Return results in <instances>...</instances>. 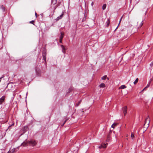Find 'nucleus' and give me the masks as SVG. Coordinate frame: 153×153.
Masks as SVG:
<instances>
[{
    "label": "nucleus",
    "instance_id": "nucleus-7",
    "mask_svg": "<svg viewBox=\"0 0 153 153\" xmlns=\"http://www.w3.org/2000/svg\"><path fill=\"white\" fill-rule=\"evenodd\" d=\"M127 106H125L123 108V113L124 114L125 116L126 115V114L127 113Z\"/></svg>",
    "mask_w": 153,
    "mask_h": 153
},
{
    "label": "nucleus",
    "instance_id": "nucleus-36",
    "mask_svg": "<svg viewBox=\"0 0 153 153\" xmlns=\"http://www.w3.org/2000/svg\"><path fill=\"white\" fill-rule=\"evenodd\" d=\"M107 78V79H108V80L109 79V78L108 77H107V78Z\"/></svg>",
    "mask_w": 153,
    "mask_h": 153
},
{
    "label": "nucleus",
    "instance_id": "nucleus-37",
    "mask_svg": "<svg viewBox=\"0 0 153 153\" xmlns=\"http://www.w3.org/2000/svg\"><path fill=\"white\" fill-rule=\"evenodd\" d=\"M108 139H107L106 140V141H108Z\"/></svg>",
    "mask_w": 153,
    "mask_h": 153
},
{
    "label": "nucleus",
    "instance_id": "nucleus-9",
    "mask_svg": "<svg viewBox=\"0 0 153 153\" xmlns=\"http://www.w3.org/2000/svg\"><path fill=\"white\" fill-rule=\"evenodd\" d=\"M0 8L2 10L3 12H4L6 10V8L3 5H1L0 6Z\"/></svg>",
    "mask_w": 153,
    "mask_h": 153
},
{
    "label": "nucleus",
    "instance_id": "nucleus-10",
    "mask_svg": "<svg viewBox=\"0 0 153 153\" xmlns=\"http://www.w3.org/2000/svg\"><path fill=\"white\" fill-rule=\"evenodd\" d=\"M28 142H23L21 144V146H27Z\"/></svg>",
    "mask_w": 153,
    "mask_h": 153
},
{
    "label": "nucleus",
    "instance_id": "nucleus-34",
    "mask_svg": "<svg viewBox=\"0 0 153 153\" xmlns=\"http://www.w3.org/2000/svg\"><path fill=\"white\" fill-rule=\"evenodd\" d=\"M122 19V17H121V18L120 19V22H119V24H120V21H121V19Z\"/></svg>",
    "mask_w": 153,
    "mask_h": 153
},
{
    "label": "nucleus",
    "instance_id": "nucleus-30",
    "mask_svg": "<svg viewBox=\"0 0 153 153\" xmlns=\"http://www.w3.org/2000/svg\"><path fill=\"white\" fill-rule=\"evenodd\" d=\"M109 21H107V25L108 26L109 25Z\"/></svg>",
    "mask_w": 153,
    "mask_h": 153
},
{
    "label": "nucleus",
    "instance_id": "nucleus-15",
    "mask_svg": "<svg viewBox=\"0 0 153 153\" xmlns=\"http://www.w3.org/2000/svg\"><path fill=\"white\" fill-rule=\"evenodd\" d=\"M63 35L64 34L62 33L61 32V35L60 36L59 39H62L63 37Z\"/></svg>",
    "mask_w": 153,
    "mask_h": 153
},
{
    "label": "nucleus",
    "instance_id": "nucleus-4",
    "mask_svg": "<svg viewBox=\"0 0 153 153\" xmlns=\"http://www.w3.org/2000/svg\"><path fill=\"white\" fill-rule=\"evenodd\" d=\"M108 145L107 143H103L102 144L99 146V149H101L102 148H106L107 146Z\"/></svg>",
    "mask_w": 153,
    "mask_h": 153
},
{
    "label": "nucleus",
    "instance_id": "nucleus-28",
    "mask_svg": "<svg viewBox=\"0 0 153 153\" xmlns=\"http://www.w3.org/2000/svg\"><path fill=\"white\" fill-rule=\"evenodd\" d=\"M62 39H59V42L61 43H62Z\"/></svg>",
    "mask_w": 153,
    "mask_h": 153
},
{
    "label": "nucleus",
    "instance_id": "nucleus-17",
    "mask_svg": "<svg viewBox=\"0 0 153 153\" xmlns=\"http://www.w3.org/2000/svg\"><path fill=\"white\" fill-rule=\"evenodd\" d=\"M59 3H58L56 6H55L54 7V9L53 10V12H54L55 11V10H56V8L59 6Z\"/></svg>",
    "mask_w": 153,
    "mask_h": 153
},
{
    "label": "nucleus",
    "instance_id": "nucleus-25",
    "mask_svg": "<svg viewBox=\"0 0 153 153\" xmlns=\"http://www.w3.org/2000/svg\"><path fill=\"white\" fill-rule=\"evenodd\" d=\"M68 120V119H66L65 120V121L61 125V126H63V125H64V124H65V122H66V121Z\"/></svg>",
    "mask_w": 153,
    "mask_h": 153
},
{
    "label": "nucleus",
    "instance_id": "nucleus-14",
    "mask_svg": "<svg viewBox=\"0 0 153 153\" xmlns=\"http://www.w3.org/2000/svg\"><path fill=\"white\" fill-rule=\"evenodd\" d=\"M15 151V149H12L11 150H10L8 152V153H14Z\"/></svg>",
    "mask_w": 153,
    "mask_h": 153
},
{
    "label": "nucleus",
    "instance_id": "nucleus-13",
    "mask_svg": "<svg viewBox=\"0 0 153 153\" xmlns=\"http://www.w3.org/2000/svg\"><path fill=\"white\" fill-rule=\"evenodd\" d=\"M57 2V0H51V4L54 5L56 4Z\"/></svg>",
    "mask_w": 153,
    "mask_h": 153
},
{
    "label": "nucleus",
    "instance_id": "nucleus-3",
    "mask_svg": "<svg viewBox=\"0 0 153 153\" xmlns=\"http://www.w3.org/2000/svg\"><path fill=\"white\" fill-rule=\"evenodd\" d=\"M6 97L5 96H3L2 97L0 98V105L2 104L3 103L5 102Z\"/></svg>",
    "mask_w": 153,
    "mask_h": 153
},
{
    "label": "nucleus",
    "instance_id": "nucleus-35",
    "mask_svg": "<svg viewBox=\"0 0 153 153\" xmlns=\"http://www.w3.org/2000/svg\"><path fill=\"white\" fill-rule=\"evenodd\" d=\"M146 88H145V87L142 90V91H143L144 90H146Z\"/></svg>",
    "mask_w": 153,
    "mask_h": 153
},
{
    "label": "nucleus",
    "instance_id": "nucleus-22",
    "mask_svg": "<svg viewBox=\"0 0 153 153\" xmlns=\"http://www.w3.org/2000/svg\"><path fill=\"white\" fill-rule=\"evenodd\" d=\"M143 21H142V22L140 24V26H139V27H138V28L142 26V25H143Z\"/></svg>",
    "mask_w": 153,
    "mask_h": 153
},
{
    "label": "nucleus",
    "instance_id": "nucleus-19",
    "mask_svg": "<svg viewBox=\"0 0 153 153\" xmlns=\"http://www.w3.org/2000/svg\"><path fill=\"white\" fill-rule=\"evenodd\" d=\"M107 78V76L106 75H105L103 76L102 78L101 79L102 80H105V79Z\"/></svg>",
    "mask_w": 153,
    "mask_h": 153
},
{
    "label": "nucleus",
    "instance_id": "nucleus-27",
    "mask_svg": "<svg viewBox=\"0 0 153 153\" xmlns=\"http://www.w3.org/2000/svg\"><path fill=\"white\" fill-rule=\"evenodd\" d=\"M149 85H150V83L148 84H147V86L145 87V88H148V87H149Z\"/></svg>",
    "mask_w": 153,
    "mask_h": 153
},
{
    "label": "nucleus",
    "instance_id": "nucleus-6",
    "mask_svg": "<svg viewBox=\"0 0 153 153\" xmlns=\"http://www.w3.org/2000/svg\"><path fill=\"white\" fill-rule=\"evenodd\" d=\"M64 13L63 12L59 16L57 17L56 19V21H58L59 20L61 19L63 16Z\"/></svg>",
    "mask_w": 153,
    "mask_h": 153
},
{
    "label": "nucleus",
    "instance_id": "nucleus-29",
    "mask_svg": "<svg viewBox=\"0 0 153 153\" xmlns=\"http://www.w3.org/2000/svg\"><path fill=\"white\" fill-rule=\"evenodd\" d=\"M115 125V123L113 124V125L111 126V127H112L114 128V126Z\"/></svg>",
    "mask_w": 153,
    "mask_h": 153
},
{
    "label": "nucleus",
    "instance_id": "nucleus-23",
    "mask_svg": "<svg viewBox=\"0 0 153 153\" xmlns=\"http://www.w3.org/2000/svg\"><path fill=\"white\" fill-rule=\"evenodd\" d=\"M34 22V20H32V21H31L29 23H31V24H32L33 25H34V24L33 23Z\"/></svg>",
    "mask_w": 153,
    "mask_h": 153
},
{
    "label": "nucleus",
    "instance_id": "nucleus-5",
    "mask_svg": "<svg viewBox=\"0 0 153 153\" xmlns=\"http://www.w3.org/2000/svg\"><path fill=\"white\" fill-rule=\"evenodd\" d=\"M149 117V116H148L146 118L145 120L144 126L146 125V124H147V125H149L150 120L148 119Z\"/></svg>",
    "mask_w": 153,
    "mask_h": 153
},
{
    "label": "nucleus",
    "instance_id": "nucleus-38",
    "mask_svg": "<svg viewBox=\"0 0 153 153\" xmlns=\"http://www.w3.org/2000/svg\"><path fill=\"white\" fill-rule=\"evenodd\" d=\"M118 26H117V27L116 28V29L118 27Z\"/></svg>",
    "mask_w": 153,
    "mask_h": 153
},
{
    "label": "nucleus",
    "instance_id": "nucleus-20",
    "mask_svg": "<svg viewBox=\"0 0 153 153\" xmlns=\"http://www.w3.org/2000/svg\"><path fill=\"white\" fill-rule=\"evenodd\" d=\"M86 19V16H85L82 19V22H83L85 21Z\"/></svg>",
    "mask_w": 153,
    "mask_h": 153
},
{
    "label": "nucleus",
    "instance_id": "nucleus-39",
    "mask_svg": "<svg viewBox=\"0 0 153 153\" xmlns=\"http://www.w3.org/2000/svg\"><path fill=\"white\" fill-rule=\"evenodd\" d=\"M146 14V12L145 14Z\"/></svg>",
    "mask_w": 153,
    "mask_h": 153
},
{
    "label": "nucleus",
    "instance_id": "nucleus-24",
    "mask_svg": "<svg viewBox=\"0 0 153 153\" xmlns=\"http://www.w3.org/2000/svg\"><path fill=\"white\" fill-rule=\"evenodd\" d=\"M81 100H80L76 104V105L77 106H78L79 104H80V103H81Z\"/></svg>",
    "mask_w": 153,
    "mask_h": 153
},
{
    "label": "nucleus",
    "instance_id": "nucleus-1",
    "mask_svg": "<svg viewBox=\"0 0 153 153\" xmlns=\"http://www.w3.org/2000/svg\"><path fill=\"white\" fill-rule=\"evenodd\" d=\"M28 143L29 145L34 146L37 144L35 140H31L30 141H28Z\"/></svg>",
    "mask_w": 153,
    "mask_h": 153
},
{
    "label": "nucleus",
    "instance_id": "nucleus-2",
    "mask_svg": "<svg viewBox=\"0 0 153 153\" xmlns=\"http://www.w3.org/2000/svg\"><path fill=\"white\" fill-rule=\"evenodd\" d=\"M43 60H44L45 62H46V53L45 50H44L42 52Z\"/></svg>",
    "mask_w": 153,
    "mask_h": 153
},
{
    "label": "nucleus",
    "instance_id": "nucleus-33",
    "mask_svg": "<svg viewBox=\"0 0 153 153\" xmlns=\"http://www.w3.org/2000/svg\"><path fill=\"white\" fill-rule=\"evenodd\" d=\"M37 74L38 75V76H39L40 75V73Z\"/></svg>",
    "mask_w": 153,
    "mask_h": 153
},
{
    "label": "nucleus",
    "instance_id": "nucleus-8",
    "mask_svg": "<svg viewBox=\"0 0 153 153\" xmlns=\"http://www.w3.org/2000/svg\"><path fill=\"white\" fill-rule=\"evenodd\" d=\"M60 46L62 48V52L63 53H65V51L66 50V49L63 45H61Z\"/></svg>",
    "mask_w": 153,
    "mask_h": 153
},
{
    "label": "nucleus",
    "instance_id": "nucleus-21",
    "mask_svg": "<svg viewBox=\"0 0 153 153\" xmlns=\"http://www.w3.org/2000/svg\"><path fill=\"white\" fill-rule=\"evenodd\" d=\"M131 138L133 139V138L134 137V135L132 133H131Z\"/></svg>",
    "mask_w": 153,
    "mask_h": 153
},
{
    "label": "nucleus",
    "instance_id": "nucleus-26",
    "mask_svg": "<svg viewBox=\"0 0 153 153\" xmlns=\"http://www.w3.org/2000/svg\"><path fill=\"white\" fill-rule=\"evenodd\" d=\"M150 66L152 67L153 66V61L152 62L150 65Z\"/></svg>",
    "mask_w": 153,
    "mask_h": 153
},
{
    "label": "nucleus",
    "instance_id": "nucleus-18",
    "mask_svg": "<svg viewBox=\"0 0 153 153\" xmlns=\"http://www.w3.org/2000/svg\"><path fill=\"white\" fill-rule=\"evenodd\" d=\"M138 80L139 79L138 78H137L136 79V80L134 82V85H135L137 82L138 81Z\"/></svg>",
    "mask_w": 153,
    "mask_h": 153
},
{
    "label": "nucleus",
    "instance_id": "nucleus-32",
    "mask_svg": "<svg viewBox=\"0 0 153 153\" xmlns=\"http://www.w3.org/2000/svg\"><path fill=\"white\" fill-rule=\"evenodd\" d=\"M35 16H36V17H37V13H36V12H35Z\"/></svg>",
    "mask_w": 153,
    "mask_h": 153
},
{
    "label": "nucleus",
    "instance_id": "nucleus-11",
    "mask_svg": "<svg viewBox=\"0 0 153 153\" xmlns=\"http://www.w3.org/2000/svg\"><path fill=\"white\" fill-rule=\"evenodd\" d=\"M99 86L100 88H104L105 87V84L104 83H102Z\"/></svg>",
    "mask_w": 153,
    "mask_h": 153
},
{
    "label": "nucleus",
    "instance_id": "nucleus-12",
    "mask_svg": "<svg viewBox=\"0 0 153 153\" xmlns=\"http://www.w3.org/2000/svg\"><path fill=\"white\" fill-rule=\"evenodd\" d=\"M126 88V85H121L120 87L119 88V89H123L125 88Z\"/></svg>",
    "mask_w": 153,
    "mask_h": 153
},
{
    "label": "nucleus",
    "instance_id": "nucleus-16",
    "mask_svg": "<svg viewBox=\"0 0 153 153\" xmlns=\"http://www.w3.org/2000/svg\"><path fill=\"white\" fill-rule=\"evenodd\" d=\"M106 7V4H103L102 6V9L103 10H104L105 9Z\"/></svg>",
    "mask_w": 153,
    "mask_h": 153
},
{
    "label": "nucleus",
    "instance_id": "nucleus-31",
    "mask_svg": "<svg viewBox=\"0 0 153 153\" xmlns=\"http://www.w3.org/2000/svg\"><path fill=\"white\" fill-rule=\"evenodd\" d=\"M94 3L93 2H92L91 3V5L93 6V5Z\"/></svg>",
    "mask_w": 153,
    "mask_h": 153
}]
</instances>
